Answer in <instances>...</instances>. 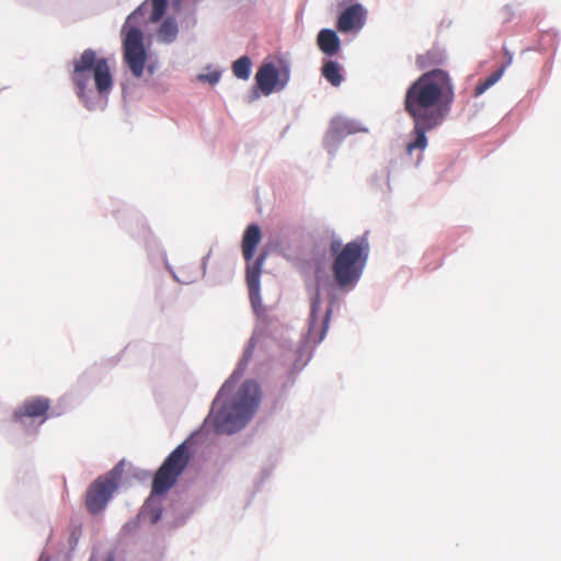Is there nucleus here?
<instances>
[{
	"instance_id": "nucleus-1",
	"label": "nucleus",
	"mask_w": 561,
	"mask_h": 561,
	"mask_svg": "<svg viewBox=\"0 0 561 561\" xmlns=\"http://www.w3.org/2000/svg\"><path fill=\"white\" fill-rule=\"evenodd\" d=\"M455 92L447 71L434 69L421 75L407 90L404 110L413 121L415 139L407 145L411 154L427 146L426 133L438 127L454 102Z\"/></svg>"
},
{
	"instance_id": "nucleus-2",
	"label": "nucleus",
	"mask_w": 561,
	"mask_h": 561,
	"mask_svg": "<svg viewBox=\"0 0 561 561\" xmlns=\"http://www.w3.org/2000/svg\"><path fill=\"white\" fill-rule=\"evenodd\" d=\"M368 249V240L365 237L345 245L340 240L331 242L330 252L334 256L332 273L340 289L350 290L356 285L366 264Z\"/></svg>"
},
{
	"instance_id": "nucleus-3",
	"label": "nucleus",
	"mask_w": 561,
	"mask_h": 561,
	"mask_svg": "<svg viewBox=\"0 0 561 561\" xmlns=\"http://www.w3.org/2000/svg\"><path fill=\"white\" fill-rule=\"evenodd\" d=\"M91 77L100 95H107L113 89V77L108 60L99 57L95 50L87 48L79 58L73 60L70 78L76 87L77 96L88 108L90 106L87 90Z\"/></svg>"
},
{
	"instance_id": "nucleus-4",
	"label": "nucleus",
	"mask_w": 561,
	"mask_h": 561,
	"mask_svg": "<svg viewBox=\"0 0 561 561\" xmlns=\"http://www.w3.org/2000/svg\"><path fill=\"white\" fill-rule=\"evenodd\" d=\"M260 400L259 385L252 380L245 381L233 397L232 402L216 414L217 431L232 434L242 428L257 410Z\"/></svg>"
},
{
	"instance_id": "nucleus-5",
	"label": "nucleus",
	"mask_w": 561,
	"mask_h": 561,
	"mask_svg": "<svg viewBox=\"0 0 561 561\" xmlns=\"http://www.w3.org/2000/svg\"><path fill=\"white\" fill-rule=\"evenodd\" d=\"M145 3L138 7L128 15L123 27V33H125L123 39L124 62L136 78H140L144 75L147 53L144 46V34L141 30L131 24L138 22V18L145 14Z\"/></svg>"
},
{
	"instance_id": "nucleus-6",
	"label": "nucleus",
	"mask_w": 561,
	"mask_h": 561,
	"mask_svg": "<svg viewBox=\"0 0 561 561\" xmlns=\"http://www.w3.org/2000/svg\"><path fill=\"white\" fill-rule=\"evenodd\" d=\"M191 457L187 442H183L164 459L157 470L152 480L151 495L167 493L184 472Z\"/></svg>"
},
{
	"instance_id": "nucleus-7",
	"label": "nucleus",
	"mask_w": 561,
	"mask_h": 561,
	"mask_svg": "<svg viewBox=\"0 0 561 561\" xmlns=\"http://www.w3.org/2000/svg\"><path fill=\"white\" fill-rule=\"evenodd\" d=\"M121 471L115 467L108 473L95 479L85 492L87 510L96 515L102 512L118 488Z\"/></svg>"
},
{
	"instance_id": "nucleus-8",
	"label": "nucleus",
	"mask_w": 561,
	"mask_h": 561,
	"mask_svg": "<svg viewBox=\"0 0 561 561\" xmlns=\"http://www.w3.org/2000/svg\"><path fill=\"white\" fill-rule=\"evenodd\" d=\"M321 305V291L317 287L313 295L311 296L310 317H309V330L308 339L313 343H320L324 339L329 329V323L332 316V308H328L324 316L319 319L318 312Z\"/></svg>"
},
{
	"instance_id": "nucleus-9",
	"label": "nucleus",
	"mask_w": 561,
	"mask_h": 561,
	"mask_svg": "<svg viewBox=\"0 0 561 561\" xmlns=\"http://www.w3.org/2000/svg\"><path fill=\"white\" fill-rule=\"evenodd\" d=\"M50 409V400L45 397H33L26 399L13 413L15 422L23 425L26 424V419H41L39 423L45 422L46 414Z\"/></svg>"
},
{
	"instance_id": "nucleus-10",
	"label": "nucleus",
	"mask_w": 561,
	"mask_h": 561,
	"mask_svg": "<svg viewBox=\"0 0 561 561\" xmlns=\"http://www.w3.org/2000/svg\"><path fill=\"white\" fill-rule=\"evenodd\" d=\"M287 80V73H285V78L280 80V75L273 64L262 65L255 75L256 84L264 95H270L274 92L278 84L279 89H283Z\"/></svg>"
},
{
	"instance_id": "nucleus-11",
	"label": "nucleus",
	"mask_w": 561,
	"mask_h": 561,
	"mask_svg": "<svg viewBox=\"0 0 561 561\" xmlns=\"http://www.w3.org/2000/svg\"><path fill=\"white\" fill-rule=\"evenodd\" d=\"M267 254L262 252L256 260H252L247 263L245 267V280L249 289V297L252 305H256L261 300L260 295V278L263 271V265Z\"/></svg>"
},
{
	"instance_id": "nucleus-12",
	"label": "nucleus",
	"mask_w": 561,
	"mask_h": 561,
	"mask_svg": "<svg viewBox=\"0 0 561 561\" xmlns=\"http://www.w3.org/2000/svg\"><path fill=\"white\" fill-rule=\"evenodd\" d=\"M365 23V11L358 3L352 4L341 12L337 19V30L342 33L359 31Z\"/></svg>"
},
{
	"instance_id": "nucleus-13",
	"label": "nucleus",
	"mask_w": 561,
	"mask_h": 561,
	"mask_svg": "<svg viewBox=\"0 0 561 561\" xmlns=\"http://www.w3.org/2000/svg\"><path fill=\"white\" fill-rule=\"evenodd\" d=\"M262 239L261 228L256 224L247 227L242 238V255L247 263L253 260L255 250Z\"/></svg>"
},
{
	"instance_id": "nucleus-14",
	"label": "nucleus",
	"mask_w": 561,
	"mask_h": 561,
	"mask_svg": "<svg viewBox=\"0 0 561 561\" xmlns=\"http://www.w3.org/2000/svg\"><path fill=\"white\" fill-rule=\"evenodd\" d=\"M317 44L323 54L333 56L340 50L341 41L334 31L323 28L318 34Z\"/></svg>"
},
{
	"instance_id": "nucleus-15",
	"label": "nucleus",
	"mask_w": 561,
	"mask_h": 561,
	"mask_svg": "<svg viewBox=\"0 0 561 561\" xmlns=\"http://www.w3.org/2000/svg\"><path fill=\"white\" fill-rule=\"evenodd\" d=\"M359 131H366V129L358 127L356 125V123H354L352 121H343V119L334 121L331 126V129H330V133L334 137H345L347 135L356 134Z\"/></svg>"
},
{
	"instance_id": "nucleus-16",
	"label": "nucleus",
	"mask_w": 561,
	"mask_h": 561,
	"mask_svg": "<svg viewBox=\"0 0 561 561\" xmlns=\"http://www.w3.org/2000/svg\"><path fill=\"white\" fill-rule=\"evenodd\" d=\"M322 76L333 85L339 87L343 81L341 66L337 61L328 60L322 66Z\"/></svg>"
},
{
	"instance_id": "nucleus-17",
	"label": "nucleus",
	"mask_w": 561,
	"mask_h": 561,
	"mask_svg": "<svg viewBox=\"0 0 561 561\" xmlns=\"http://www.w3.org/2000/svg\"><path fill=\"white\" fill-rule=\"evenodd\" d=\"M176 35H178V25H176L175 21H173L171 19L164 20L158 31L159 39L164 43H171L175 39Z\"/></svg>"
},
{
	"instance_id": "nucleus-18",
	"label": "nucleus",
	"mask_w": 561,
	"mask_h": 561,
	"mask_svg": "<svg viewBox=\"0 0 561 561\" xmlns=\"http://www.w3.org/2000/svg\"><path fill=\"white\" fill-rule=\"evenodd\" d=\"M505 71V66L491 73L484 81L478 83L474 88V96L483 94L489 88L495 84Z\"/></svg>"
},
{
	"instance_id": "nucleus-19",
	"label": "nucleus",
	"mask_w": 561,
	"mask_h": 561,
	"mask_svg": "<svg viewBox=\"0 0 561 561\" xmlns=\"http://www.w3.org/2000/svg\"><path fill=\"white\" fill-rule=\"evenodd\" d=\"M251 70V60L248 56H242L232 65L233 75L239 79H248Z\"/></svg>"
},
{
	"instance_id": "nucleus-20",
	"label": "nucleus",
	"mask_w": 561,
	"mask_h": 561,
	"mask_svg": "<svg viewBox=\"0 0 561 561\" xmlns=\"http://www.w3.org/2000/svg\"><path fill=\"white\" fill-rule=\"evenodd\" d=\"M416 62L420 68L425 69L433 65H437L440 62V57L436 51H427L423 55H420L416 59Z\"/></svg>"
},
{
	"instance_id": "nucleus-21",
	"label": "nucleus",
	"mask_w": 561,
	"mask_h": 561,
	"mask_svg": "<svg viewBox=\"0 0 561 561\" xmlns=\"http://www.w3.org/2000/svg\"><path fill=\"white\" fill-rule=\"evenodd\" d=\"M151 7H152V11L150 14V21L158 22L165 12L167 0H152Z\"/></svg>"
},
{
	"instance_id": "nucleus-22",
	"label": "nucleus",
	"mask_w": 561,
	"mask_h": 561,
	"mask_svg": "<svg viewBox=\"0 0 561 561\" xmlns=\"http://www.w3.org/2000/svg\"><path fill=\"white\" fill-rule=\"evenodd\" d=\"M220 73L218 71H211L209 73L199 75L198 79L201 81H206L210 84H216L219 81Z\"/></svg>"
},
{
	"instance_id": "nucleus-23",
	"label": "nucleus",
	"mask_w": 561,
	"mask_h": 561,
	"mask_svg": "<svg viewBox=\"0 0 561 561\" xmlns=\"http://www.w3.org/2000/svg\"><path fill=\"white\" fill-rule=\"evenodd\" d=\"M147 69H148V71H149L150 73H152V72H153V66H152V65H149V66L147 67Z\"/></svg>"
},
{
	"instance_id": "nucleus-24",
	"label": "nucleus",
	"mask_w": 561,
	"mask_h": 561,
	"mask_svg": "<svg viewBox=\"0 0 561 561\" xmlns=\"http://www.w3.org/2000/svg\"><path fill=\"white\" fill-rule=\"evenodd\" d=\"M91 561H94V560H91ZM104 561H114V559L112 557H107Z\"/></svg>"
},
{
	"instance_id": "nucleus-25",
	"label": "nucleus",
	"mask_w": 561,
	"mask_h": 561,
	"mask_svg": "<svg viewBox=\"0 0 561 561\" xmlns=\"http://www.w3.org/2000/svg\"><path fill=\"white\" fill-rule=\"evenodd\" d=\"M367 236H368V232H365V234L362 237V238H366L367 239Z\"/></svg>"
}]
</instances>
